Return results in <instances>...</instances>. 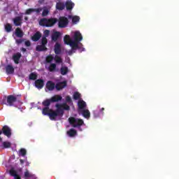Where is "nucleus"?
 <instances>
[{
	"mask_svg": "<svg viewBox=\"0 0 179 179\" xmlns=\"http://www.w3.org/2000/svg\"><path fill=\"white\" fill-rule=\"evenodd\" d=\"M17 101V98L13 95H8L7 96V106H10L12 107L13 106L14 103H16Z\"/></svg>",
	"mask_w": 179,
	"mask_h": 179,
	"instance_id": "obj_9",
	"label": "nucleus"
},
{
	"mask_svg": "<svg viewBox=\"0 0 179 179\" xmlns=\"http://www.w3.org/2000/svg\"><path fill=\"white\" fill-rule=\"evenodd\" d=\"M57 22H58V19L57 18H42L39 22V24L40 26H44L45 27H52Z\"/></svg>",
	"mask_w": 179,
	"mask_h": 179,
	"instance_id": "obj_4",
	"label": "nucleus"
},
{
	"mask_svg": "<svg viewBox=\"0 0 179 179\" xmlns=\"http://www.w3.org/2000/svg\"><path fill=\"white\" fill-rule=\"evenodd\" d=\"M69 24V20L66 17H60L59 18L58 26L60 29H64L68 26Z\"/></svg>",
	"mask_w": 179,
	"mask_h": 179,
	"instance_id": "obj_6",
	"label": "nucleus"
},
{
	"mask_svg": "<svg viewBox=\"0 0 179 179\" xmlns=\"http://www.w3.org/2000/svg\"><path fill=\"white\" fill-rule=\"evenodd\" d=\"M78 134L75 129H70L69 131H67V135L70 136V138H73Z\"/></svg>",
	"mask_w": 179,
	"mask_h": 179,
	"instance_id": "obj_24",
	"label": "nucleus"
},
{
	"mask_svg": "<svg viewBox=\"0 0 179 179\" xmlns=\"http://www.w3.org/2000/svg\"><path fill=\"white\" fill-rule=\"evenodd\" d=\"M56 88V85L55 83H54V82L49 80L46 83V89H48V90L49 91H52L54 90V89Z\"/></svg>",
	"mask_w": 179,
	"mask_h": 179,
	"instance_id": "obj_12",
	"label": "nucleus"
},
{
	"mask_svg": "<svg viewBox=\"0 0 179 179\" xmlns=\"http://www.w3.org/2000/svg\"><path fill=\"white\" fill-rule=\"evenodd\" d=\"M38 3H44V0H39Z\"/></svg>",
	"mask_w": 179,
	"mask_h": 179,
	"instance_id": "obj_50",
	"label": "nucleus"
},
{
	"mask_svg": "<svg viewBox=\"0 0 179 179\" xmlns=\"http://www.w3.org/2000/svg\"><path fill=\"white\" fill-rule=\"evenodd\" d=\"M69 122L73 128H78L80 131H82V129L80 127L85 124V122L82 119L73 117H70L69 118Z\"/></svg>",
	"mask_w": 179,
	"mask_h": 179,
	"instance_id": "obj_3",
	"label": "nucleus"
},
{
	"mask_svg": "<svg viewBox=\"0 0 179 179\" xmlns=\"http://www.w3.org/2000/svg\"><path fill=\"white\" fill-rule=\"evenodd\" d=\"M82 114L85 118H90V111L87 109H83Z\"/></svg>",
	"mask_w": 179,
	"mask_h": 179,
	"instance_id": "obj_26",
	"label": "nucleus"
},
{
	"mask_svg": "<svg viewBox=\"0 0 179 179\" xmlns=\"http://www.w3.org/2000/svg\"><path fill=\"white\" fill-rule=\"evenodd\" d=\"M79 20H80V17H79V16L76 15L72 17L73 23H78V22H79Z\"/></svg>",
	"mask_w": 179,
	"mask_h": 179,
	"instance_id": "obj_35",
	"label": "nucleus"
},
{
	"mask_svg": "<svg viewBox=\"0 0 179 179\" xmlns=\"http://www.w3.org/2000/svg\"><path fill=\"white\" fill-rule=\"evenodd\" d=\"M24 44L26 47H30V45H31V43L30 42V41H26Z\"/></svg>",
	"mask_w": 179,
	"mask_h": 179,
	"instance_id": "obj_45",
	"label": "nucleus"
},
{
	"mask_svg": "<svg viewBox=\"0 0 179 179\" xmlns=\"http://www.w3.org/2000/svg\"><path fill=\"white\" fill-rule=\"evenodd\" d=\"M43 11V8H34V12H36L38 15L40 13V12Z\"/></svg>",
	"mask_w": 179,
	"mask_h": 179,
	"instance_id": "obj_42",
	"label": "nucleus"
},
{
	"mask_svg": "<svg viewBox=\"0 0 179 179\" xmlns=\"http://www.w3.org/2000/svg\"><path fill=\"white\" fill-rule=\"evenodd\" d=\"M74 173H76V171H74Z\"/></svg>",
	"mask_w": 179,
	"mask_h": 179,
	"instance_id": "obj_55",
	"label": "nucleus"
},
{
	"mask_svg": "<svg viewBox=\"0 0 179 179\" xmlns=\"http://www.w3.org/2000/svg\"><path fill=\"white\" fill-rule=\"evenodd\" d=\"M10 174L12 176V177H15V176L17 175V172L13 169L10 170Z\"/></svg>",
	"mask_w": 179,
	"mask_h": 179,
	"instance_id": "obj_38",
	"label": "nucleus"
},
{
	"mask_svg": "<svg viewBox=\"0 0 179 179\" xmlns=\"http://www.w3.org/2000/svg\"><path fill=\"white\" fill-rule=\"evenodd\" d=\"M61 36V33L59 31H55L52 34V41H57L58 38Z\"/></svg>",
	"mask_w": 179,
	"mask_h": 179,
	"instance_id": "obj_22",
	"label": "nucleus"
},
{
	"mask_svg": "<svg viewBox=\"0 0 179 179\" xmlns=\"http://www.w3.org/2000/svg\"><path fill=\"white\" fill-rule=\"evenodd\" d=\"M14 179H22V178L20 177V176L17 174V176H15Z\"/></svg>",
	"mask_w": 179,
	"mask_h": 179,
	"instance_id": "obj_48",
	"label": "nucleus"
},
{
	"mask_svg": "<svg viewBox=\"0 0 179 179\" xmlns=\"http://www.w3.org/2000/svg\"><path fill=\"white\" fill-rule=\"evenodd\" d=\"M15 43L19 45V44H22V43H24V39H16Z\"/></svg>",
	"mask_w": 179,
	"mask_h": 179,
	"instance_id": "obj_41",
	"label": "nucleus"
},
{
	"mask_svg": "<svg viewBox=\"0 0 179 179\" xmlns=\"http://www.w3.org/2000/svg\"><path fill=\"white\" fill-rule=\"evenodd\" d=\"M48 36H50V30L46 29L44 31V36H43V37H45V38H47V37H48Z\"/></svg>",
	"mask_w": 179,
	"mask_h": 179,
	"instance_id": "obj_40",
	"label": "nucleus"
},
{
	"mask_svg": "<svg viewBox=\"0 0 179 179\" xmlns=\"http://www.w3.org/2000/svg\"><path fill=\"white\" fill-rule=\"evenodd\" d=\"M66 101L67 103H71L72 102V99L71 98V96H66Z\"/></svg>",
	"mask_w": 179,
	"mask_h": 179,
	"instance_id": "obj_44",
	"label": "nucleus"
},
{
	"mask_svg": "<svg viewBox=\"0 0 179 179\" xmlns=\"http://www.w3.org/2000/svg\"><path fill=\"white\" fill-rule=\"evenodd\" d=\"M1 1H2V0H0V2H1Z\"/></svg>",
	"mask_w": 179,
	"mask_h": 179,
	"instance_id": "obj_57",
	"label": "nucleus"
},
{
	"mask_svg": "<svg viewBox=\"0 0 179 179\" xmlns=\"http://www.w3.org/2000/svg\"><path fill=\"white\" fill-rule=\"evenodd\" d=\"M3 146L5 149H8V148H10V143L8 141L3 142Z\"/></svg>",
	"mask_w": 179,
	"mask_h": 179,
	"instance_id": "obj_36",
	"label": "nucleus"
},
{
	"mask_svg": "<svg viewBox=\"0 0 179 179\" xmlns=\"http://www.w3.org/2000/svg\"><path fill=\"white\" fill-rule=\"evenodd\" d=\"M20 58H22V54L17 52L13 56V59L15 64H19V61H20Z\"/></svg>",
	"mask_w": 179,
	"mask_h": 179,
	"instance_id": "obj_15",
	"label": "nucleus"
},
{
	"mask_svg": "<svg viewBox=\"0 0 179 179\" xmlns=\"http://www.w3.org/2000/svg\"><path fill=\"white\" fill-rule=\"evenodd\" d=\"M69 55H72V51L69 52Z\"/></svg>",
	"mask_w": 179,
	"mask_h": 179,
	"instance_id": "obj_54",
	"label": "nucleus"
},
{
	"mask_svg": "<svg viewBox=\"0 0 179 179\" xmlns=\"http://www.w3.org/2000/svg\"><path fill=\"white\" fill-rule=\"evenodd\" d=\"M73 38L74 41H72L69 35H66L64 38V43L71 46L72 50H80V52H82V51H85V48H82L83 47V44L80 43V41L83 40L82 34H80L79 31H76L74 33Z\"/></svg>",
	"mask_w": 179,
	"mask_h": 179,
	"instance_id": "obj_1",
	"label": "nucleus"
},
{
	"mask_svg": "<svg viewBox=\"0 0 179 179\" xmlns=\"http://www.w3.org/2000/svg\"><path fill=\"white\" fill-rule=\"evenodd\" d=\"M56 8L58 10H64L65 9V4L62 2H58L56 4Z\"/></svg>",
	"mask_w": 179,
	"mask_h": 179,
	"instance_id": "obj_25",
	"label": "nucleus"
},
{
	"mask_svg": "<svg viewBox=\"0 0 179 179\" xmlns=\"http://www.w3.org/2000/svg\"><path fill=\"white\" fill-rule=\"evenodd\" d=\"M73 97L74 100H79L80 99V94L76 92L73 94Z\"/></svg>",
	"mask_w": 179,
	"mask_h": 179,
	"instance_id": "obj_34",
	"label": "nucleus"
},
{
	"mask_svg": "<svg viewBox=\"0 0 179 179\" xmlns=\"http://www.w3.org/2000/svg\"><path fill=\"white\" fill-rule=\"evenodd\" d=\"M65 6L67 10H72V9H73V6H75V3H73L72 1H66Z\"/></svg>",
	"mask_w": 179,
	"mask_h": 179,
	"instance_id": "obj_20",
	"label": "nucleus"
},
{
	"mask_svg": "<svg viewBox=\"0 0 179 179\" xmlns=\"http://www.w3.org/2000/svg\"><path fill=\"white\" fill-rule=\"evenodd\" d=\"M69 17H71V16L70 15Z\"/></svg>",
	"mask_w": 179,
	"mask_h": 179,
	"instance_id": "obj_56",
	"label": "nucleus"
},
{
	"mask_svg": "<svg viewBox=\"0 0 179 179\" xmlns=\"http://www.w3.org/2000/svg\"><path fill=\"white\" fill-rule=\"evenodd\" d=\"M78 106L79 110H85V108H86V102L83 100L79 101Z\"/></svg>",
	"mask_w": 179,
	"mask_h": 179,
	"instance_id": "obj_23",
	"label": "nucleus"
},
{
	"mask_svg": "<svg viewBox=\"0 0 179 179\" xmlns=\"http://www.w3.org/2000/svg\"><path fill=\"white\" fill-rule=\"evenodd\" d=\"M24 162H25V166H30V162H29V161H27V157H26L24 159Z\"/></svg>",
	"mask_w": 179,
	"mask_h": 179,
	"instance_id": "obj_46",
	"label": "nucleus"
},
{
	"mask_svg": "<svg viewBox=\"0 0 179 179\" xmlns=\"http://www.w3.org/2000/svg\"><path fill=\"white\" fill-rule=\"evenodd\" d=\"M48 43V39H47V38L45 37H42L41 38V45H38L36 48V51H38L39 52H42V51H47L48 48H47V44Z\"/></svg>",
	"mask_w": 179,
	"mask_h": 179,
	"instance_id": "obj_5",
	"label": "nucleus"
},
{
	"mask_svg": "<svg viewBox=\"0 0 179 179\" xmlns=\"http://www.w3.org/2000/svg\"><path fill=\"white\" fill-rule=\"evenodd\" d=\"M20 163L21 165L24 164V163H25L24 159H20Z\"/></svg>",
	"mask_w": 179,
	"mask_h": 179,
	"instance_id": "obj_47",
	"label": "nucleus"
},
{
	"mask_svg": "<svg viewBox=\"0 0 179 179\" xmlns=\"http://www.w3.org/2000/svg\"><path fill=\"white\" fill-rule=\"evenodd\" d=\"M29 80H36L37 79V73H31L29 76Z\"/></svg>",
	"mask_w": 179,
	"mask_h": 179,
	"instance_id": "obj_32",
	"label": "nucleus"
},
{
	"mask_svg": "<svg viewBox=\"0 0 179 179\" xmlns=\"http://www.w3.org/2000/svg\"><path fill=\"white\" fill-rule=\"evenodd\" d=\"M30 177H31V175L30 174L29 171H25L24 172V178H30Z\"/></svg>",
	"mask_w": 179,
	"mask_h": 179,
	"instance_id": "obj_39",
	"label": "nucleus"
},
{
	"mask_svg": "<svg viewBox=\"0 0 179 179\" xmlns=\"http://www.w3.org/2000/svg\"><path fill=\"white\" fill-rule=\"evenodd\" d=\"M61 100H62V96L60 95H55L50 98V101H52V103H57L61 101Z\"/></svg>",
	"mask_w": 179,
	"mask_h": 179,
	"instance_id": "obj_16",
	"label": "nucleus"
},
{
	"mask_svg": "<svg viewBox=\"0 0 179 179\" xmlns=\"http://www.w3.org/2000/svg\"><path fill=\"white\" fill-rule=\"evenodd\" d=\"M35 87L37 89H43L44 87V80L38 79L35 81Z\"/></svg>",
	"mask_w": 179,
	"mask_h": 179,
	"instance_id": "obj_11",
	"label": "nucleus"
},
{
	"mask_svg": "<svg viewBox=\"0 0 179 179\" xmlns=\"http://www.w3.org/2000/svg\"><path fill=\"white\" fill-rule=\"evenodd\" d=\"M51 111H52V109L50 108V107H44L42 109V114L43 115H50V113H51Z\"/></svg>",
	"mask_w": 179,
	"mask_h": 179,
	"instance_id": "obj_21",
	"label": "nucleus"
},
{
	"mask_svg": "<svg viewBox=\"0 0 179 179\" xmlns=\"http://www.w3.org/2000/svg\"><path fill=\"white\" fill-rule=\"evenodd\" d=\"M24 35V33H23V31L20 27H17L15 29V36L17 37H19L20 38H22L23 36Z\"/></svg>",
	"mask_w": 179,
	"mask_h": 179,
	"instance_id": "obj_14",
	"label": "nucleus"
},
{
	"mask_svg": "<svg viewBox=\"0 0 179 179\" xmlns=\"http://www.w3.org/2000/svg\"><path fill=\"white\" fill-rule=\"evenodd\" d=\"M68 72H69V69H68V67L66 66L61 67L60 69L61 75L65 76L66 75V73H68Z\"/></svg>",
	"mask_w": 179,
	"mask_h": 179,
	"instance_id": "obj_29",
	"label": "nucleus"
},
{
	"mask_svg": "<svg viewBox=\"0 0 179 179\" xmlns=\"http://www.w3.org/2000/svg\"><path fill=\"white\" fill-rule=\"evenodd\" d=\"M4 29L7 33H10V31H13V29L12 28V24L9 23L5 24Z\"/></svg>",
	"mask_w": 179,
	"mask_h": 179,
	"instance_id": "obj_27",
	"label": "nucleus"
},
{
	"mask_svg": "<svg viewBox=\"0 0 179 179\" xmlns=\"http://www.w3.org/2000/svg\"><path fill=\"white\" fill-rule=\"evenodd\" d=\"M40 38H41V33L40 31H37L31 37L32 41H38Z\"/></svg>",
	"mask_w": 179,
	"mask_h": 179,
	"instance_id": "obj_17",
	"label": "nucleus"
},
{
	"mask_svg": "<svg viewBox=\"0 0 179 179\" xmlns=\"http://www.w3.org/2000/svg\"><path fill=\"white\" fill-rule=\"evenodd\" d=\"M27 154V151L24 148H21L19 152V156L24 157Z\"/></svg>",
	"mask_w": 179,
	"mask_h": 179,
	"instance_id": "obj_33",
	"label": "nucleus"
},
{
	"mask_svg": "<svg viewBox=\"0 0 179 179\" xmlns=\"http://www.w3.org/2000/svg\"><path fill=\"white\" fill-rule=\"evenodd\" d=\"M21 50L22 51V52H26L27 50L24 48H22Z\"/></svg>",
	"mask_w": 179,
	"mask_h": 179,
	"instance_id": "obj_49",
	"label": "nucleus"
},
{
	"mask_svg": "<svg viewBox=\"0 0 179 179\" xmlns=\"http://www.w3.org/2000/svg\"><path fill=\"white\" fill-rule=\"evenodd\" d=\"M54 61V57H52V55H49L46 57L45 58V62L47 64H51Z\"/></svg>",
	"mask_w": 179,
	"mask_h": 179,
	"instance_id": "obj_31",
	"label": "nucleus"
},
{
	"mask_svg": "<svg viewBox=\"0 0 179 179\" xmlns=\"http://www.w3.org/2000/svg\"><path fill=\"white\" fill-rule=\"evenodd\" d=\"M52 103V102L51 101V99H48L42 102V106H43V107H50V106H51Z\"/></svg>",
	"mask_w": 179,
	"mask_h": 179,
	"instance_id": "obj_28",
	"label": "nucleus"
},
{
	"mask_svg": "<svg viewBox=\"0 0 179 179\" xmlns=\"http://www.w3.org/2000/svg\"><path fill=\"white\" fill-rule=\"evenodd\" d=\"M47 69L49 71V72H55V71H57V64L50 63Z\"/></svg>",
	"mask_w": 179,
	"mask_h": 179,
	"instance_id": "obj_18",
	"label": "nucleus"
},
{
	"mask_svg": "<svg viewBox=\"0 0 179 179\" xmlns=\"http://www.w3.org/2000/svg\"><path fill=\"white\" fill-rule=\"evenodd\" d=\"M55 53L56 55H59L61 54V44L56 43L55 45Z\"/></svg>",
	"mask_w": 179,
	"mask_h": 179,
	"instance_id": "obj_19",
	"label": "nucleus"
},
{
	"mask_svg": "<svg viewBox=\"0 0 179 179\" xmlns=\"http://www.w3.org/2000/svg\"><path fill=\"white\" fill-rule=\"evenodd\" d=\"M56 64H62V58L59 57L58 55H56L53 59Z\"/></svg>",
	"mask_w": 179,
	"mask_h": 179,
	"instance_id": "obj_30",
	"label": "nucleus"
},
{
	"mask_svg": "<svg viewBox=\"0 0 179 179\" xmlns=\"http://www.w3.org/2000/svg\"><path fill=\"white\" fill-rule=\"evenodd\" d=\"M0 131L1 134H3L5 136H7V138H10V136H12V129L8 125L3 126Z\"/></svg>",
	"mask_w": 179,
	"mask_h": 179,
	"instance_id": "obj_7",
	"label": "nucleus"
},
{
	"mask_svg": "<svg viewBox=\"0 0 179 179\" xmlns=\"http://www.w3.org/2000/svg\"><path fill=\"white\" fill-rule=\"evenodd\" d=\"M103 111H104V108H102L101 109V113H103Z\"/></svg>",
	"mask_w": 179,
	"mask_h": 179,
	"instance_id": "obj_53",
	"label": "nucleus"
},
{
	"mask_svg": "<svg viewBox=\"0 0 179 179\" xmlns=\"http://www.w3.org/2000/svg\"><path fill=\"white\" fill-rule=\"evenodd\" d=\"M55 107L57 109L55 110L52 109L51 112L48 115L51 121H57V117H63L64 110H66V111H69V110H71V107L66 103H57L55 105Z\"/></svg>",
	"mask_w": 179,
	"mask_h": 179,
	"instance_id": "obj_2",
	"label": "nucleus"
},
{
	"mask_svg": "<svg viewBox=\"0 0 179 179\" xmlns=\"http://www.w3.org/2000/svg\"><path fill=\"white\" fill-rule=\"evenodd\" d=\"M13 22L16 27L22 26V24H23V16H17L14 17Z\"/></svg>",
	"mask_w": 179,
	"mask_h": 179,
	"instance_id": "obj_8",
	"label": "nucleus"
},
{
	"mask_svg": "<svg viewBox=\"0 0 179 179\" xmlns=\"http://www.w3.org/2000/svg\"><path fill=\"white\" fill-rule=\"evenodd\" d=\"M68 83L66 80L57 83L56 85V90H62V89H64V87H66Z\"/></svg>",
	"mask_w": 179,
	"mask_h": 179,
	"instance_id": "obj_10",
	"label": "nucleus"
},
{
	"mask_svg": "<svg viewBox=\"0 0 179 179\" xmlns=\"http://www.w3.org/2000/svg\"><path fill=\"white\" fill-rule=\"evenodd\" d=\"M6 72L8 73V75H12L15 72V69L13 68V66L8 64L6 66Z\"/></svg>",
	"mask_w": 179,
	"mask_h": 179,
	"instance_id": "obj_13",
	"label": "nucleus"
},
{
	"mask_svg": "<svg viewBox=\"0 0 179 179\" xmlns=\"http://www.w3.org/2000/svg\"><path fill=\"white\" fill-rule=\"evenodd\" d=\"M49 13V11L48 9H44L42 13V16H47Z\"/></svg>",
	"mask_w": 179,
	"mask_h": 179,
	"instance_id": "obj_43",
	"label": "nucleus"
},
{
	"mask_svg": "<svg viewBox=\"0 0 179 179\" xmlns=\"http://www.w3.org/2000/svg\"><path fill=\"white\" fill-rule=\"evenodd\" d=\"M24 20H26V21L29 20V17H24Z\"/></svg>",
	"mask_w": 179,
	"mask_h": 179,
	"instance_id": "obj_52",
	"label": "nucleus"
},
{
	"mask_svg": "<svg viewBox=\"0 0 179 179\" xmlns=\"http://www.w3.org/2000/svg\"><path fill=\"white\" fill-rule=\"evenodd\" d=\"M0 135H2V131H0ZM2 142V138L0 137V143Z\"/></svg>",
	"mask_w": 179,
	"mask_h": 179,
	"instance_id": "obj_51",
	"label": "nucleus"
},
{
	"mask_svg": "<svg viewBox=\"0 0 179 179\" xmlns=\"http://www.w3.org/2000/svg\"><path fill=\"white\" fill-rule=\"evenodd\" d=\"M33 12H34V8H28L25 11V15H31V13H33Z\"/></svg>",
	"mask_w": 179,
	"mask_h": 179,
	"instance_id": "obj_37",
	"label": "nucleus"
}]
</instances>
